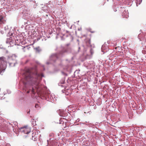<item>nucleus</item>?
<instances>
[{"label": "nucleus", "mask_w": 146, "mask_h": 146, "mask_svg": "<svg viewBox=\"0 0 146 146\" xmlns=\"http://www.w3.org/2000/svg\"><path fill=\"white\" fill-rule=\"evenodd\" d=\"M37 135L38 134L37 133H36L35 132V131H32V139L34 141H36L37 137Z\"/></svg>", "instance_id": "nucleus-5"}, {"label": "nucleus", "mask_w": 146, "mask_h": 146, "mask_svg": "<svg viewBox=\"0 0 146 146\" xmlns=\"http://www.w3.org/2000/svg\"><path fill=\"white\" fill-rule=\"evenodd\" d=\"M20 130L22 132H23L24 133L28 134L31 132V129L29 127H21Z\"/></svg>", "instance_id": "nucleus-4"}, {"label": "nucleus", "mask_w": 146, "mask_h": 146, "mask_svg": "<svg viewBox=\"0 0 146 146\" xmlns=\"http://www.w3.org/2000/svg\"><path fill=\"white\" fill-rule=\"evenodd\" d=\"M42 86L39 84H38L36 85L35 87V90L33 88H32V89H30L29 90L27 91V93H29L30 92H31L33 94H35L36 92H37L38 94H42Z\"/></svg>", "instance_id": "nucleus-3"}, {"label": "nucleus", "mask_w": 146, "mask_h": 146, "mask_svg": "<svg viewBox=\"0 0 146 146\" xmlns=\"http://www.w3.org/2000/svg\"><path fill=\"white\" fill-rule=\"evenodd\" d=\"M5 22V20L4 19L3 17L0 15V24H4Z\"/></svg>", "instance_id": "nucleus-6"}, {"label": "nucleus", "mask_w": 146, "mask_h": 146, "mask_svg": "<svg viewBox=\"0 0 146 146\" xmlns=\"http://www.w3.org/2000/svg\"><path fill=\"white\" fill-rule=\"evenodd\" d=\"M39 107V106L38 104H36L35 105V107L36 108H38Z\"/></svg>", "instance_id": "nucleus-8"}, {"label": "nucleus", "mask_w": 146, "mask_h": 146, "mask_svg": "<svg viewBox=\"0 0 146 146\" xmlns=\"http://www.w3.org/2000/svg\"><path fill=\"white\" fill-rule=\"evenodd\" d=\"M30 112V111H29L28 112H27L28 113H29V112Z\"/></svg>", "instance_id": "nucleus-11"}, {"label": "nucleus", "mask_w": 146, "mask_h": 146, "mask_svg": "<svg viewBox=\"0 0 146 146\" xmlns=\"http://www.w3.org/2000/svg\"><path fill=\"white\" fill-rule=\"evenodd\" d=\"M7 62L5 60V58L4 56L0 57V74L2 75L3 73L2 72L4 71L6 68Z\"/></svg>", "instance_id": "nucleus-2"}, {"label": "nucleus", "mask_w": 146, "mask_h": 146, "mask_svg": "<svg viewBox=\"0 0 146 146\" xmlns=\"http://www.w3.org/2000/svg\"><path fill=\"white\" fill-rule=\"evenodd\" d=\"M9 125H11L13 127V125L12 124H11V123H9Z\"/></svg>", "instance_id": "nucleus-9"}, {"label": "nucleus", "mask_w": 146, "mask_h": 146, "mask_svg": "<svg viewBox=\"0 0 146 146\" xmlns=\"http://www.w3.org/2000/svg\"><path fill=\"white\" fill-rule=\"evenodd\" d=\"M90 32L91 33H94L95 32V31H90Z\"/></svg>", "instance_id": "nucleus-10"}, {"label": "nucleus", "mask_w": 146, "mask_h": 146, "mask_svg": "<svg viewBox=\"0 0 146 146\" xmlns=\"http://www.w3.org/2000/svg\"><path fill=\"white\" fill-rule=\"evenodd\" d=\"M8 41L10 42H11L13 40L12 38V37H10L9 39H7Z\"/></svg>", "instance_id": "nucleus-7"}, {"label": "nucleus", "mask_w": 146, "mask_h": 146, "mask_svg": "<svg viewBox=\"0 0 146 146\" xmlns=\"http://www.w3.org/2000/svg\"><path fill=\"white\" fill-rule=\"evenodd\" d=\"M24 77L25 79L27 81H29L33 80L34 79V76L38 77H42L44 76L42 74H40L36 73H33L32 69L31 68H28L26 69L24 73Z\"/></svg>", "instance_id": "nucleus-1"}]
</instances>
